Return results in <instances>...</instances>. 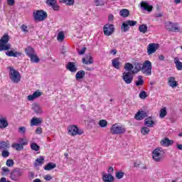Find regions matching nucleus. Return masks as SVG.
<instances>
[{
	"label": "nucleus",
	"mask_w": 182,
	"mask_h": 182,
	"mask_svg": "<svg viewBox=\"0 0 182 182\" xmlns=\"http://www.w3.org/2000/svg\"><path fill=\"white\" fill-rule=\"evenodd\" d=\"M139 97L142 100H144V99L147 97V94H146V91H144V90L141 91L139 93Z\"/></svg>",
	"instance_id": "5fc2aeb1"
},
{
	"label": "nucleus",
	"mask_w": 182,
	"mask_h": 182,
	"mask_svg": "<svg viewBox=\"0 0 182 182\" xmlns=\"http://www.w3.org/2000/svg\"><path fill=\"white\" fill-rule=\"evenodd\" d=\"M103 32L105 36H112L114 33V25L107 23L103 27Z\"/></svg>",
	"instance_id": "0eeeda50"
},
{
	"label": "nucleus",
	"mask_w": 182,
	"mask_h": 182,
	"mask_svg": "<svg viewBox=\"0 0 182 182\" xmlns=\"http://www.w3.org/2000/svg\"><path fill=\"white\" fill-rule=\"evenodd\" d=\"M85 70H79L75 75L76 80H80V79H83L85 77Z\"/></svg>",
	"instance_id": "2f4dec72"
},
{
	"label": "nucleus",
	"mask_w": 182,
	"mask_h": 182,
	"mask_svg": "<svg viewBox=\"0 0 182 182\" xmlns=\"http://www.w3.org/2000/svg\"><path fill=\"white\" fill-rule=\"evenodd\" d=\"M112 65L115 69H120V58H117L112 60Z\"/></svg>",
	"instance_id": "5701e85b"
},
{
	"label": "nucleus",
	"mask_w": 182,
	"mask_h": 182,
	"mask_svg": "<svg viewBox=\"0 0 182 182\" xmlns=\"http://www.w3.org/2000/svg\"><path fill=\"white\" fill-rule=\"evenodd\" d=\"M134 68L132 70V73H139V72H141V68L143 66V64H141V63H135L134 64Z\"/></svg>",
	"instance_id": "b1692460"
},
{
	"label": "nucleus",
	"mask_w": 182,
	"mask_h": 182,
	"mask_svg": "<svg viewBox=\"0 0 182 182\" xmlns=\"http://www.w3.org/2000/svg\"><path fill=\"white\" fill-rule=\"evenodd\" d=\"M82 63L85 65H92L93 63V58L92 55H88L85 58H82Z\"/></svg>",
	"instance_id": "412c9836"
},
{
	"label": "nucleus",
	"mask_w": 182,
	"mask_h": 182,
	"mask_svg": "<svg viewBox=\"0 0 182 182\" xmlns=\"http://www.w3.org/2000/svg\"><path fill=\"white\" fill-rule=\"evenodd\" d=\"M11 173V170L9 169V168L6 167V166H4L1 168V175L2 176H8V174H9Z\"/></svg>",
	"instance_id": "58836bf2"
},
{
	"label": "nucleus",
	"mask_w": 182,
	"mask_h": 182,
	"mask_svg": "<svg viewBox=\"0 0 182 182\" xmlns=\"http://www.w3.org/2000/svg\"><path fill=\"white\" fill-rule=\"evenodd\" d=\"M8 120L6 118H0V129H6L8 127Z\"/></svg>",
	"instance_id": "cd10ccee"
},
{
	"label": "nucleus",
	"mask_w": 182,
	"mask_h": 182,
	"mask_svg": "<svg viewBox=\"0 0 182 182\" xmlns=\"http://www.w3.org/2000/svg\"><path fill=\"white\" fill-rule=\"evenodd\" d=\"M12 149H15L16 151H21V150H23V145L18 143H14L11 145Z\"/></svg>",
	"instance_id": "473e14b6"
},
{
	"label": "nucleus",
	"mask_w": 182,
	"mask_h": 182,
	"mask_svg": "<svg viewBox=\"0 0 182 182\" xmlns=\"http://www.w3.org/2000/svg\"><path fill=\"white\" fill-rule=\"evenodd\" d=\"M33 109L37 114H42V108L38 104H33L32 106Z\"/></svg>",
	"instance_id": "7c9ffc66"
},
{
	"label": "nucleus",
	"mask_w": 182,
	"mask_h": 182,
	"mask_svg": "<svg viewBox=\"0 0 182 182\" xmlns=\"http://www.w3.org/2000/svg\"><path fill=\"white\" fill-rule=\"evenodd\" d=\"M68 134L70 136H77L83 134V131L79 130V128L75 125H71L68 127Z\"/></svg>",
	"instance_id": "6e6552de"
},
{
	"label": "nucleus",
	"mask_w": 182,
	"mask_h": 182,
	"mask_svg": "<svg viewBox=\"0 0 182 182\" xmlns=\"http://www.w3.org/2000/svg\"><path fill=\"white\" fill-rule=\"evenodd\" d=\"M173 143V140H170L168 139V138H165L161 141V146H164V147H168V146H171Z\"/></svg>",
	"instance_id": "aec40b11"
},
{
	"label": "nucleus",
	"mask_w": 182,
	"mask_h": 182,
	"mask_svg": "<svg viewBox=\"0 0 182 182\" xmlns=\"http://www.w3.org/2000/svg\"><path fill=\"white\" fill-rule=\"evenodd\" d=\"M23 174V172L19 169L14 170L10 173V178L11 180H14V181H16L18 178L21 177Z\"/></svg>",
	"instance_id": "9b49d317"
},
{
	"label": "nucleus",
	"mask_w": 182,
	"mask_h": 182,
	"mask_svg": "<svg viewBox=\"0 0 182 182\" xmlns=\"http://www.w3.org/2000/svg\"><path fill=\"white\" fill-rule=\"evenodd\" d=\"M136 86H143L144 85V80L141 75L138 76V80L135 82Z\"/></svg>",
	"instance_id": "f704fd0d"
},
{
	"label": "nucleus",
	"mask_w": 182,
	"mask_h": 182,
	"mask_svg": "<svg viewBox=\"0 0 182 182\" xmlns=\"http://www.w3.org/2000/svg\"><path fill=\"white\" fill-rule=\"evenodd\" d=\"M130 29V27H129L128 24L124 21L122 23V26L121 27L122 32H127Z\"/></svg>",
	"instance_id": "37998d69"
},
{
	"label": "nucleus",
	"mask_w": 182,
	"mask_h": 182,
	"mask_svg": "<svg viewBox=\"0 0 182 182\" xmlns=\"http://www.w3.org/2000/svg\"><path fill=\"white\" fill-rule=\"evenodd\" d=\"M94 4L95 6H103L105 5V1L104 0H95Z\"/></svg>",
	"instance_id": "8fccbe9b"
},
{
	"label": "nucleus",
	"mask_w": 182,
	"mask_h": 182,
	"mask_svg": "<svg viewBox=\"0 0 182 182\" xmlns=\"http://www.w3.org/2000/svg\"><path fill=\"white\" fill-rule=\"evenodd\" d=\"M99 126L102 128L107 127V121H106V119H101L99 122Z\"/></svg>",
	"instance_id": "603ef678"
},
{
	"label": "nucleus",
	"mask_w": 182,
	"mask_h": 182,
	"mask_svg": "<svg viewBox=\"0 0 182 182\" xmlns=\"http://www.w3.org/2000/svg\"><path fill=\"white\" fill-rule=\"evenodd\" d=\"M145 125L147 126V127H153L154 126V122L153 121V118L148 117L145 119L144 120Z\"/></svg>",
	"instance_id": "c85d7f7f"
},
{
	"label": "nucleus",
	"mask_w": 182,
	"mask_h": 182,
	"mask_svg": "<svg viewBox=\"0 0 182 182\" xmlns=\"http://www.w3.org/2000/svg\"><path fill=\"white\" fill-rule=\"evenodd\" d=\"M133 73L130 72H124L122 75V80L127 85H130L133 82Z\"/></svg>",
	"instance_id": "1a4fd4ad"
},
{
	"label": "nucleus",
	"mask_w": 182,
	"mask_h": 182,
	"mask_svg": "<svg viewBox=\"0 0 182 182\" xmlns=\"http://www.w3.org/2000/svg\"><path fill=\"white\" fill-rule=\"evenodd\" d=\"M7 4L10 6H14L15 5V0H7Z\"/></svg>",
	"instance_id": "680f3d73"
},
{
	"label": "nucleus",
	"mask_w": 182,
	"mask_h": 182,
	"mask_svg": "<svg viewBox=\"0 0 182 182\" xmlns=\"http://www.w3.org/2000/svg\"><path fill=\"white\" fill-rule=\"evenodd\" d=\"M115 177H116V178H117V180H122V178L123 177H124V172H123L122 171H119L116 172Z\"/></svg>",
	"instance_id": "c03bdc74"
},
{
	"label": "nucleus",
	"mask_w": 182,
	"mask_h": 182,
	"mask_svg": "<svg viewBox=\"0 0 182 182\" xmlns=\"http://www.w3.org/2000/svg\"><path fill=\"white\" fill-rule=\"evenodd\" d=\"M14 164H15V162L12 159H8L6 162L7 167H14Z\"/></svg>",
	"instance_id": "6e6d98bb"
},
{
	"label": "nucleus",
	"mask_w": 182,
	"mask_h": 182,
	"mask_svg": "<svg viewBox=\"0 0 182 182\" xmlns=\"http://www.w3.org/2000/svg\"><path fill=\"white\" fill-rule=\"evenodd\" d=\"M36 133L37 134H42V128L38 127L36 130Z\"/></svg>",
	"instance_id": "338daca9"
},
{
	"label": "nucleus",
	"mask_w": 182,
	"mask_h": 182,
	"mask_svg": "<svg viewBox=\"0 0 182 182\" xmlns=\"http://www.w3.org/2000/svg\"><path fill=\"white\" fill-rule=\"evenodd\" d=\"M102 180L105 182H114V177L112 176V173H106L102 175Z\"/></svg>",
	"instance_id": "6ab92c4d"
},
{
	"label": "nucleus",
	"mask_w": 182,
	"mask_h": 182,
	"mask_svg": "<svg viewBox=\"0 0 182 182\" xmlns=\"http://www.w3.org/2000/svg\"><path fill=\"white\" fill-rule=\"evenodd\" d=\"M21 29L22 32H23V33H28V32H29V30L28 29V26L25 24H23L21 26Z\"/></svg>",
	"instance_id": "4d7b16f0"
},
{
	"label": "nucleus",
	"mask_w": 182,
	"mask_h": 182,
	"mask_svg": "<svg viewBox=\"0 0 182 182\" xmlns=\"http://www.w3.org/2000/svg\"><path fill=\"white\" fill-rule=\"evenodd\" d=\"M11 149V144H9V141H0V150L1 151L4 150H7Z\"/></svg>",
	"instance_id": "a211bd4d"
},
{
	"label": "nucleus",
	"mask_w": 182,
	"mask_h": 182,
	"mask_svg": "<svg viewBox=\"0 0 182 182\" xmlns=\"http://www.w3.org/2000/svg\"><path fill=\"white\" fill-rule=\"evenodd\" d=\"M141 134H144V136H145V134H149V133H150V129L146 127H144L141 130Z\"/></svg>",
	"instance_id": "3c124183"
},
{
	"label": "nucleus",
	"mask_w": 182,
	"mask_h": 182,
	"mask_svg": "<svg viewBox=\"0 0 182 182\" xmlns=\"http://www.w3.org/2000/svg\"><path fill=\"white\" fill-rule=\"evenodd\" d=\"M6 55L9 58H18V56H21L22 53L16 50H10L6 52Z\"/></svg>",
	"instance_id": "ddd939ff"
},
{
	"label": "nucleus",
	"mask_w": 182,
	"mask_h": 182,
	"mask_svg": "<svg viewBox=\"0 0 182 182\" xmlns=\"http://www.w3.org/2000/svg\"><path fill=\"white\" fill-rule=\"evenodd\" d=\"M167 116V109H166V107H164L160 110L159 117L161 119H164Z\"/></svg>",
	"instance_id": "c9c22d12"
},
{
	"label": "nucleus",
	"mask_w": 182,
	"mask_h": 182,
	"mask_svg": "<svg viewBox=\"0 0 182 182\" xmlns=\"http://www.w3.org/2000/svg\"><path fill=\"white\" fill-rule=\"evenodd\" d=\"M113 19H114V16H113V14H110L108 17V21L109 22H112V21H113Z\"/></svg>",
	"instance_id": "774afa93"
},
{
	"label": "nucleus",
	"mask_w": 182,
	"mask_h": 182,
	"mask_svg": "<svg viewBox=\"0 0 182 182\" xmlns=\"http://www.w3.org/2000/svg\"><path fill=\"white\" fill-rule=\"evenodd\" d=\"M133 65L130 63H127L124 65V69L127 70V72H130L131 70H133Z\"/></svg>",
	"instance_id": "de8ad7c7"
},
{
	"label": "nucleus",
	"mask_w": 182,
	"mask_h": 182,
	"mask_svg": "<svg viewBox=\"0 0 182 182\" xmlns=\"http://www.w3.org/2000/svg\"><path fill=\"white\" fill-rule=\"evenodd\" d=\"M141 9H142V11H147L148 12H151V11H153V6L149 4V3L147 2L141 1Z\"/></svg>",
	"instance_id": "4468645a"
},
{
	"label": "nucleus",
	"mask_w": 182,
	"mask_h": 182,
	"mask_svg": "<svg viewBox=\"0 0 182 182\" xmlns=\"http://www.w3.org/2000/svg\"><path fill=\"white\" fill-rule=\"evenodd\" d=\"M139 32H141V33H146V32H147V26L146 24H142L139 26Z\"/></svg>",
	"instance_id": "09e8293b"
},
{
	"label": "nucleus",
	"mask_w": 182,
	"mask_h": 182,
	"mask_svg": "<svg viewBox=\"0 0 182 182\" xmlns=\"http://www.w3.org/2000/svg\"><path fill=\"white\" fill-rule=\"evenodd\" d=\"M86 52V47H84L82 48V50H80L78 51L79 55H85V53Z\"/></svg>",
	"instance_id": "e2e57ef3"
},
{
	"label": "nucleus",
	"mask_w": 182,
	"mask_h": 182,
	"mask_svg": "<svg viewBox=\"0 0 182 182\" xmlns=\"http://www.w3.org/2000/svg\"><path fill=\"white\" fill-rule=\"evenodd\" d=\"M25 52L27 56H28V58L36 54V53H35V50H33V48L31 47H27L25 49Z\"/></svg>",
	"instance_id": "c756f323"
},
{
	"label": "nucleus",
	"mask_w": 182,
	"mask_h": 182,
	"mask_svg": "<svg viewBox=\"0 0 182 182\" xmlns=\"http://www.w3.org/2000/svg\"><path fill=\"white\" fill-rule=\"evenodd\" d=\"M56 168V164L53 163H49L46 166H44V170L49 171L50 170H53V168Z\"/></svg>",
	"instance_id": "72a5a7b5"
},
{
	"label": "nucleus",
	"mask_w": 182,
	"mask_h": 182,
	"mask_svg": "<svg viewBox=\"0 0 182 182\" xmlns=\"http://www.w3.org/2000/svg\"><path fill=\"white\" fill-rule=\"evenodd\" d=\"M61 4H65V5H68L69 6H72L75 4V0H60Z\"/></svg>",
	"instance_id": "e433bc0d"
},
{
	"label": "nucleus",
	"mask_w": 182,
	"mask_h": 182,
	"mask_svg": "<svg viewBox=\"0 0 182 182\" xmlns=\"http://www.w3.org/2000/svg\"><path fill=\"white\" fill-rule=\"evenodd\" d=\"M9 76L10 80L13 82V83H19L21 82V73L19 71L16 70L13 67H9Z\"/></svg>",
	"instance_id": "f257e3e1"
},
{
	"label": "nucleus",
	"mask_w": 182,
	"mask_h": 182,
	"mask_svg": "<svg viewBox=\"0 0 182 182\" xmlns=\"http://www.w3.org/2000/svg\"><path fill=\"white\" fill-rule=\"evenodd\" d=\"M28 100H29L30 102H32L33 100H35V96L33 95H30L27 97Z\"/></svg>",
	"instance_id": "052dcab7"
},
{
	"label": "nucleus",
	"mask_w": 182,
	"mask_h": 182,
	"mask_svg": "<svg viewBox=\"0 0 182 182\" xmlns=\"http://www.w3.org/2000/svg\"><path fill=\"white\" fill-rule=\"evenodd\" d=\"M144 117H147V113L145 111H139L134 116L136 120H143Z\"/></svg>",
	"instance_id": "f3484780"
},
{
	"label": "nucleus",
	"mask_w": 182,
	"mask_h": 182,
	"mask_svg": "<svg viewBox=\"0 0 182 182\" xmlns=\"http://www.w3.org/2000/svg\"><path fill=\"white\" fill-rule=\"evenodd\" d=\"M11 153L9 152V149H4L3 151H1V156L4 159H8V157H9Z\"/></svg>",
	"instance_id": "a19ab883"
},
{
	"label": "nucleus",
	"mask_w": 182,
	"mask_h": 182,
	"mask_svg": "<svg viewBox=\"0 0 182 182\" xmlns=\"http://www.w3.org/2000/svg\"><path fill=\"white\" fill-rule=\"evenodd\" d=\"M45 180H46V181H50V180H52V176L50 175H46L44 177Z\"/></svg>",
	"instance_id": "69168bd1"
},
{
	"label": "nucleus",
	"mask_w": 182,
	"mask_h": 182,
	"mask_svg": "<svg viewBox=\"0 0 182 182\" xmlns=\"http://www.w3.org/2000/svg\"><path fill=\"white\" fill-rule=\"evenodd\" d=\"M45 161V157L41 156L37 158L33 164L34 167H38V166H42Z\"/></svg>",
	"instance_id": "4be33fe9"
},
{
	"label": "nucleus",
	"mask_w": 182,
	"mask_h": 182,
	"mask_svg": "<svg viewBox=\"0 0 182 182\" xmlns=\"http://www.w3.org/2000/svg\"><path fill=\"white\" fill-rule=\"evenodd\" d=\"M31 149L34 151H39V149H41V147L39 146V145H38V144L33 142L31 144Z\"/></svg>",
	"instance_id": "79ce46f5"
},
{
	"label": "nucleus",
	"mask_w": 182,
	"mask_h": 182,
	"mask_svg": "<svg viewBox=\"0 0 182 182\" xmlns=\"http://www.w3.org/2000/svg\"><path fill=\"white\" fill-rule=\"evenodd\" d=\"M63 39H65V33L60 31L57 36V41H58V42H63Z\"/></svg>",
	"instance_id": "ea45409f"
},
{
	"label": "nucleus",
	"mask_w": 182,
	"mask_h": 182,
	"mask_svg": "<svg viewBox=\"0 0 182 182\" xmlns=\"http://www.w3.org/2000/svg\"><path fill=\"white\" fill-rule=\"evenodd\" d=\"M177 70H182V63L180 59L176 57L173 60Z\"/></svg>",
	"instance_id": "a878e982"
},
{
	"label": "nucleus",
	"mask_w": 182,
	"mask_h": 182,
	"mask_svg": "<svg viewBox=\"0 0 182 182\" xmlns=\"http://www.w3.org/2000/svg\"><path fill=\"white\" fill-rule=\"evenodd\" d=\"M35 99H38V97H41V95H42V92L39 90H36L33 93Z\"/></svg>",
	"instance_id": "13d9d810"
},
{
	"label": "nucleus",
	"mask_w": 182,
	"mask_h": 182,
	"mask_svg": "<svg viewBox=\"0 0 182 182\" xmlns=\"http://www.w3.org/2000/svg\"><path fill=\"white\" fill-rule=\"evenodd\" d=\"M153 70V65L150 60H146L142 64L141 72L146 76H151V70Z\"/></svg>",
	"instance_id": "39448f33"
},
{
	"label": "nucleus",
	"mask_w": 182,
	"mask_h": 182,
	"mask_svg": "<svg viewBox=\"0 0 182 182\" xmlns=\"http://www.w3.org/2000/svg\"><path fill=\"white\" fill-rule=\"evenodd\" d=\"M9 39H11V38L8 34H4L1 37L0 39V52H2V50H9V49H11V44L8 43Z\"/></svg>",
	"instance_id": "f03ea898"
},
{
	"label": "nucleus",
	"mask_w": 182,
	"mask_h": 182,
	"mask_svg": "<svg viewBox=\"0 0 182 182\" xmlns=\"http://www.w3.org/2000/svg\"><path fill=\"white\" fill-rule=\"evenodd\" d=\"M67 69L68 70H70V72H72L73 73H75V72L77 70L76 65H75V63H72V62H70L68 63Z\"/></svg>",
	"instance_id": "393cba45"
},
{
	"label": "nucleus",
	"mask_w": 182,
	"mask_h": 182,
	"mask_svg": "<svg viewBox=\"0 0 182 182\" xmlns=\"http://www.w3.org/2000/svg\"><path fill=\"white\" fill-rule=\"evenodd\" d=\"M157 49H159V44L149 43L147 47L148 55H152V53H156Z\"/></svg>",
	"instance_id": "f8f14e48"
},
{
	"label": "nucleus",
	"mask_w": 182,
	"mask_h": 182,
	"mask_svg": "<svg viewBox=\"0 0 182 182\" xmlns=\"http://www.w3.org/2000/svg\"><path fill=\"white\" fill-rule=\"evenodd\" d=\"M77 21L80 23V26L81 28L85 26V21H83L82 18L78 19Z\"/></svg>",
	"instance_id": "0e129e2a"
},
{
	"label": "nucleus",
	"mask_w": 182,
	"mask_h": 182,
	"mask_svg": "<svg viewBox=\"0 0 182 182\" xmlns=\"http://www.w3.org/2000/svg\"><path fill=\"white\" fill-rule=\"evenodd\" d=\"M46 2L47 5L51 6L53 11H59V5L57 4L58 1L56 0H47Z\"/></svg>",
	"instance_id": "2eb2a0df"
},
{
	"label": "nucleus",
	"mask_w": 182,
	"mask_h": 182,
	"mask_svg": "<svg viewBox=\"0 0 182 182\" xmlns=\"http://www.w3.org/2000/svg\"><path fill=\"white\" fill-rule=\"evenodd\" d=\"M33 16L34 21H38L39 22H42L46 19L48 16V14L43 10H37L33 12Z\"/></svg>",
	"instance_id": "423d86ee"
},
{
	"label": "nucleus",
	"mask_w": 182,
	"mask_h": 182,
	"mask_svg": "<svg viewBox=\"0 0 182 182\" xmlns=\"http://www.w3.org/2000/svg\"><path fill=\"white\" fill-rule=\"evenodd\" d=\"M42 123V119L33 117L31 121V126H38Z\"/></svg>",
	"instance_id": "bb28decb"
},
{
	"label": "nucleus",
	"mask_w": 182,
	"mask_h": 182,
	"mask_svg": "<svg viewBox=\"0 0 182 182\" xmlns=\"http://www.w3.org/2000/svg\"><path fill=\"white\" fill-rule=\"evenodd\" d=\"M168 85L170 87L174 89V87H177L178 86V82L176 80V77H169L168 78Z\"/></svg>",
	"instance_id": "dca6fc26"
},
{
	"label": "nucleus",
	"mask_w": 182,
	"mask_h": 182,
	"mask_svg": "<svg viewBox=\"0 0 182 182\" xmlns=\"http://www.w3.org/2000/svg\"><path fill=\"white\" fill-rule=\"evenodd\" d=\"M18 142L20 143L19 144H21L23 146H28V143H29L28 139L26 138H19Z\"/></svg>",
	"instance_id": "49530a36"
},
{
	"label": "nucleus",
	"mask_w": 182,
	"mask_h": 182,
	"mask_svg": "<svg viewBox=\"0 0 182 182\" xmlns=\"http://www.w3.org/2000/svg\"><path fill=\"white\" fill-rule=\"evenodd\" d=\"M110 132L112 134H124L126 133V127L120 124H114L111 127Z\"/></svg>",
	"instance_id": "20e7f679"
},
{
	"label": "nucleus",
	"mask_w": 182,
	"mask_h": 182,
	"mask_svg": "<svg viewBox=\"0 0 182 182\" xmlns=\"http://www.w3.org/2000/svg\"><path fill=\"white\" fill-rule=\"evenodd\" d=\"M164 157V150L161 148H156L152 152V159L157 163L161 161Z\"/></svg>",
	"instance_id": "7ed1b4c3"
},
{
	"label": "nucleus",
	"mask_w": 182,
	"mask_h": 182,
	"mask_svg": "<svg viewBox=\"0 0 182 182\" xmlns=\"http://www.w3.org/2000/svg\"><path fill=\"white\" fill-rule=\"evenodd\" d=\"M125 22L128 24V26H135V25H137V21H136L127 20Z\"/></svg>",
	"instance_id": "864d4df0"
},
{
	"label": "nucleus",
	"mask_w": 182,
	"mask_h": 182,
	"mask_svg": "<svg viewBox=\"0 0 182 182\" xmlns=\"http://www.w3.org/2000/svg\"><path fill=\"white\" fill-rule=\"evenodd\" d=\"M129 10L124 9L119 11V15L123 18H127L129 16Z\"/></svg>",
	"instance_id": "4c0bfd02"
},
{
	"label": "nucleus",
	"mask_w": 182,
	"mask_h": 182,
	"mask_svg": "<svg viewBox=\"0 0 182 182\" xmlns=\"http://www.w3.org/2000/svg\"><path fill=\"white\" fill-rule=\"evenodd\" d=\"M166 28L170 32H180V27L177 25V23L168 22L166 23Z\"/></svg>",
	"instance_id": "9d476101"
},
{
	"label": "nucleus",
	"mask_w": 182,
	"mask_h": 182,
	"mask_svg": "<svg viewBox=\"0 0 182 182\" xmlns=\"http://www.w3.org/2000/svg\"><path fill=\"white\" fill-rule=\"evenodd\" d=\"M29 58L33 63H38L39 62V58H38V55H36V54H33V55H31Z\"/></svg>",
	"instance_id": "a18cd8bd"
},
{
	"label": "nucleus",
	"mask_w": 182,
	"mask_h": 182,
	"mask_svg": "<svg viewBox=\"0 0 182 182\" xmlns=\"http://www.w3.org/2000/svg\"><path fill=\"white\" fill-rule=\"evenodd\" d=\"M25 132H26V128H25V127H21L18 128V133L25 134Z\"/></svg>",
	"instance_id": "bf43d9fd"
}]
</instances>
